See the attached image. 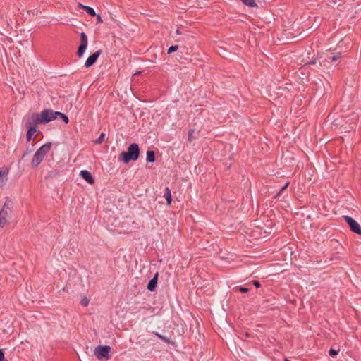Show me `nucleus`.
Segmentation results:
<instances>
[{"label": "nucleus", "mask_w": 361, "mask_h": 361, "mask_svg": "<svg viewBox=\"0 0 361 361\" xmlns=\"http://www.w3.org/2000/svg\"><path fill=\"white\" fill-rule=\"evenodd\" d=\"M140 154V149L137 143H131L127 149V151H123L119 157L118 160L124 164H128L131 161L138 159Z\"/></svg>", "instance_id": "1"}, {"label": "nucleus", "mask_w": 361, "mask_h": 361, "mask_svg": "<svg viewBox=\"0 0 361 361\" xmlns=\"http://www.w3.org/2000/svg\"><path fill=\"white\" fill-rule=\"evenodd\" d=\"M56 111H54L52 109H48L42 111L39 115L37 113H33L32 116L33 117L34 125H38L39 123H47L56 119Z\"/></svg>", "instance_id": "2"}, {"label": "nucleus", "mask_w": 361, "mask_h": 361, "mask_svg": "<svg viewBox=\"0 0 361 361\" xmlns=\"http://www.w3.org/2000/svg\"><path fill=\"white\" fill-rule=\"evenodd\" d=\"M51 142H47L41 146L35 153L32 160V166L35 168L38 166L43 161L45 155L49 152L51 147Z\"/></svg>", "instance_id": "3"}, {"label": "nucleus", "mask_w": 361, "mask_h": 361, "mask_svg": "<svg viewBox=\"0 0 361 361\" xmlns=\"http://www.w3.org/2000/svg\"><path fill=\"white\" fill-rule=\"evenodd\" d=\"M111 347L109 345H99L95 348L94 353L99 360H109Z\"/></svg>", "instance_id": "4"}, {"label": "nucleus", "mask_w": 361, "mask_h": 361, "mask_svg": "<svg viewBox=\"0 0 361 361\" xmlns=\"http://www.w3.org/2000/svg\"><path fill=\"white\" fill-rule=\"evenodd\" d=\"M36 126L37 125H34L33 123V117L32 116L25 123V126L27 130L26 133V138L28 142L32 140V136L37 132Z\"/></svg>", "instance_id": "5"}, {"label": "nucleus", "mask_w": 361, "mask_h": 361, "mask_svg": "<svg viewBox=\"0 0 361 361\" xmlns=\"http://www.w3.org/2000/svg\"><path fill=\"white\" fill-rule=\"evenodd\" d=\"M80 44L79 45L76 53L78 58H81L84 55V53L88 44L87 36L85 32H81L80 35Z\"/></svg>", "instance_id": "6"}, {"label": "nucleus", "mask_w": 361, "mask_h": 361, "mask_svg": "<svg viewBox=\"0 0 361 361\" xmlns=\"http://www.w3.org/2000/svg\"><path fill=\"white\" fill-rule=\"evenodd\" d=\"M344 218L350 230L356 234L361 235V227L359 224L350 216H345Z\"/></svg>", "instance_id": "7"}, {"label": "nucleus", "mask_w": 361, "mask_h": 361, "mask_svg": "<svg viewBox=\"0 0 361 361\" xmlns=\"http://www.w3.org/2000/svg\"><path fill=\"white\" fill-rule=\"evenodd\" d=\"M102 54V50H98L96 52L92 54L86 60L85 63V68H90L92 66L96 61H97L98 58L100 56V55Z\"/></svg>", "instance_id": "8"}, {"label": "nucleus", "mask_w": 361, "mask_h": 361, "mask_svg": "<svg viewBox=\"0 0 361 361\" xmlns=\"http://www.w3.org/2000/svg\"><path fill=\"white\" fill-rule=\"evenodd\" d=\"M6 204H5L2 208V209L0 211V227L3 228L5 226L8 221L6 219L8 216V212L6 209Z\"/></svg>", "instance_id": "9"}, {"label": "nucleus", "mask_w": 361, "mask_h": 361, "mask_svg": "<svg viewBox=\"0 0 361 361\" xmlns=\"http://www.w3.org/2000/svg\"><path fill=\"white\" fill-rule=\"evenodd\" d=\"M80 176L88 183L93 184L94 183V178L91 173L87 170H82L80 172Z\"/></svg>", "instance_id": "10"}, {"label": "nucleus", "mask_w": 361, "mask_h": 361, "mask_svg": "<svg viewBox=\"0 0 361 361\" xmlns=\"http://www.w3.org/2000/svg\"><path fill=\"white\" fill-rule=\"evenodd\" d=\"M158 276H159V273L157 272L154 275L153 278L149 280V281L148 282V284L147 286V288L148 290L152 292L156 289V288L157 286Z\"/></svg>", "instance_id": "11"}, {"label": "nucleus", "mask_w": 361, "mask_h": 361, "mask_svg": "<svg viewBox=\"0 0 361 361\" xmlns=\"http://www.w3.org/2000/svg\"><path fill=\"white\" fill-rule=\"evenodd\" d=\"M146 160L148 163H153L155 161V152L153 150H148L147 152Z\"/></svg>", "instance_id": "12"}, {"label": "nucleus", "mask_w": 361, "mask_h": 361, "mask_svg": "<svg viewBox=\"0 0 361 361\" xmlns=\"http://www.w3.org/2000/svg\"><path fill=\"white\" fill-rule=\"evenodd\" d=\"M164 196L167 201V204H170L171 203L172 198H171V190H169V188L168 187L165 188Z\"/></svg>", "instance_id": "13"}, {"label": "nucleus", "mask_w": 361, "mask_h": 361, "mask_svg": "<svg viewBox=\"0 0 361 361\" xmlns=\"http://www.w3.org/2000/svg\"><path fill=\"white\" fill-rule=\"evenodd\" d=\"M82 9H84V11H86V13L87 14H89L90 16H96V12L94 11V9L92 7H90V6H82Z\"/></svg>", "instance_id": "14"}, {"label": "nucleus", "mask_w": 361, "mask_h": 361, "mask_svg": "<svg viewBox=\"0 0 361 361\" xmlns=\"http://www.w3.org/2000/svg\"><path fill=\"white\" fill-rule=\"evenodd\" d=\"M56 118L58 116L60 117L66 124L68 123V122H69L68 117L65 114L59 112V111H56Z\"/></svg>", "instance_id": "15"}, {"label": "nucleus", "mask_w": 361, "mask_h": 361, "mask_svg": "<svg viewBox=\"0 0 361 361\" xmlns=\"http://www.w3.org/2000/svg\"><path fill=\"white\" fill-rule=\"evenodd\" d=\"M105 138H106V133L102 132L100 134L99 137L97 140H94V143L95 144H102L104 141Z\"/></svg>", "instance_id": "16"}, {"label": "nucleus", "mask_w": 361, "mask_h": 361, "mask_svg": "<svg viewBox=\"0 0 361 361\" xmlns=\"http://www.w3.org/2000/svg\"><path fill=\"white\" fill-rule=\"evenodd\" d=\"M6 173L3 171H0V187L3 186L6 180L5 176H6Z\"/></svg>", "instance_id": "17"}, {"label": "nucleus", "mask_w": 361, "mask_h": 361, "mask_svg": "<svg viewBox=\"0 0 361 361\" xmlns=\"http://www.w3.org/2000/svg\"><path fill=\"white\" fill-rule=\"evenodd\" d=\"M243 4H245V5L248 6H250V7H254V6H256V4H255V0H241Z\"/></svg>", "instance_id": "18"}, {"label": "nucleus", "mask_w": 361, "mask_h": 361, "mask_svg": "<svg viewBox=\"0 0 361 361\" xmlns=\"http://www.w3.org/2000/svg\"><path fill=\"white\" fill-rule=\"evenodd\" d=\"M178 49H179L178 45H172L168 49L167 54H171L176 51Z\"/></svg>", "instance_id": "19"}, {"label": "nucleus", "mask_w": 361, "mask_h": 361, "mask_svg": "<svg viewBox=\"0 0 361 361\" xmlns=\"http://www.w3.org/2000/svg\"><path fill=\"white\" fill-rule=\"evenodd\" d=\"M89 302H90L89 299L87 297H84V298H82L80 301V305L82 307H87Z\"/></svg>", "instance_id": "20"}, {"label": "nucleus", "mask_w": 361, "mask_h": 361, "mask_svg": "<svg viewBox=\"0 0 361 361\" xmlns=\"http://www.w3.org/2000/svg\"><path fill=\"white\" fill-rule=\"evenodd\" d=\"M154 334L159 338H161V340L164 341L166 343H169V339L165 337V336H163L162 335L159 334V333L157 332H155Z\"/></svg>", "instance_id": "21"}, {"label": "nucleus", "mask_w": 361, "mask_h": 361, "mask_svg": "<svg viewBox=\"0 0 361 361\" xmlns=\"http://www.w3.org/2000/svg\"><path fill=\"white\" fill-rule=\"evenodd\" d=\"M59 171H50L48 174V177L49 178H54L56 177V176L59 175Z\"/></svg>", "instance_id": "22"}, {"label": "nucleus", "mask_w": 361, "mask_h": 361, "mask_svg": "<svg viewBox=\"0 0 361 361\" xmlns=\"http://www.w3.org/2000/svg\"><path fill=\"white\" fill-rule=\"evenodd\" d=\"M338 354V350H336L335 349L331 348L329 350V355L331 356H336Z\"/></svg>", "instance_id": "23"}, {"label": "nucleus", "mask_w": 361, "mask_h": 361, "mask_svg": "<svg viewBox=\"0 0 361 361\" xmlns=\"http://www.w3.org/2000/svg\"><path fill=\"white\" fill-rule=\"evenodd\" d=\"M0 361H8L5 359L4 353L2 349H0Z\"/></svg>", "instance_id": "24"}, {"label": "nucleus", "mask_w": 361, "mask_h": 361, "mask_svg": "<svg viewBox=\"0 0 361 361\" xmlns=\"http://www.w3.org/2000/svg\"><path fill=\"white\" fill-rule=\"evenodd\" d=\"M95 16H97V23H103L102 16L99 14H96Z\"/></svg>", "instance_id": "25"}, {"label": "nucleus", "mask_w": 361, "mask_h": 361, "mask_svg": "<svg viewBox=\"0 0 361 361\" xmlns=\"http://www.w3.org/2000/svg\"><path fill=\"white\" fill-rule=\"evenodd\" d=\"M290 185V183L289 182H287L281 189L280 192L279 194H277L276 196H278L283 190H284L286 188H287L288 187V185Z\"/></svg>", "instance_id": "26"}, {"label": "nucleus", "mask_w": 361, "mask_h": 361, "mask_svg": "<svg viewBox=\"0 0 361 361\" xmlns=\"http://www.w3.org/2000/svg\"><path fill=\"white\" fill-rule=\"evenodd\" d=\"M193 133H194V130H190L189 131V133H188V140H189V141H192V138H193V137H192V134H193Z\"/></svg>", "instance_id": "27"}, {"label": "nucleus", "mask_w": 361, "mask_h": 361, "mask_svg": "<svg viewBox=\"0 0 361 361\" xmlns=\"http://www.w3.org/2000/svg\"><path fill=\"white\" fill-rule=\"evenodd\" d=\"M340 57H341V54H336V55H335V56H333L331 57V60L332 61H336L337 59H338Z\"/></svg>", "instance_id": "28"}, {"label": "nucleus", "mask_w": 361, "mask_h": 361, "mask_svg": "<svg viewBox=\"0 0 361 361\" xmlns=\"http://www.w3.org/2000/svg\"><path fill=\"white\" fill-rule=\"evenodd\" d=\"M253 284L255 287L259 288L260 287V283L258 281H254Z\"/></svg>", "instance_id": "29"}, {"label": "nucleus", "mask_w": 361, "mask_h": 361, "mask_svg": "<svg viewBox=\"0 0 361 361\" xmlns=\"http://www.w3.org/2000/svg\"><path fill=\"white\" fill-rule=\"evenodd\" d=\"M30 152L29 150L25 151V152L23 153V156H22V157H21V159H23L26 156H27V155L30 154Z\"/></svg>", "instance_id": "30"}, {"label": "nucleus", "mask_w": 361, "mask_h": 361, "mask_svg": "<svg viewBox=\"0 0 361 361\" xmlns=\"http://www.w3.org/2000/svg\"><path fill=\"white\" fill-rule=\"evenodd\" d=\"M240 290L242 293H247L248 291V288H244V287H240Z\"/></svg>", "instance_id": "31"}, {"label": "nucleus", "mask_w": 361, "mask_h": 361, "mask_svg": "<svg viewBox=\"0 0 361 361\" xmlns=\"http://www.w3.org/2000/svg\"><path fill=\"white\" fill-rule=\"evenodd\" d=\"M357 115H355V114H353V118H352V120L355 121V120L357 119Z\"/></svg>", "instance_id": "32"}, {"label": "nucleus", "mask_w": 361, "mask_h": 361, "mask_svg": "<svg viewBox=\"0 0 361 361\" xmlns=\"http://www.w3.org/2000/svg\"><path fill=\"white\" fill-rule=\"evenodd\" d=\"M176 33L178 35L180 34V28L179 27H178V29L176 30Z\"/></svg>", "instance_id": "33"}, {"label": "nucleus", "mask_w": 361, "mask_h": 361, "mask_svg": "<svg viewBox=\"0 0 361 361\" xmlns=\"http://www.w3.org/2000/svg\"><path fill=\"white\" fill-rule=\"evenodd\" d=\"M78 6L81 8H82V6H85V5H82V4L79 3Z\"/></svg>", "instance_id": "34"}, {"label": "nucleus", "mask_w": 361, "mask_h": 361, "mask_svg": "<svg viewBox=\"0 0 361 361\" xmlns=\"http://www.w3.org/2000/svg\"><path fill=\"white\" fill-rule=\"evenodd\" d=\"M285 361H290V360H288V359H286V360H285Z\"/></svg>", "instance_id": "35"}]
</instances>
